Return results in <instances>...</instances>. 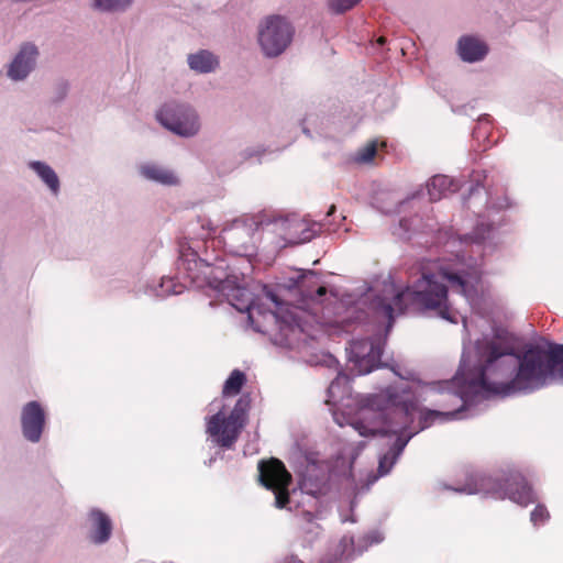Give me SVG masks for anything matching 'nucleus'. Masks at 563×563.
Here are the masks:
<instances>
[{
    "instance_id": "nucleus-1",
    "label": "nucleus",
    "mask_w": 563,
    "mask_h": 563,
    "mask_svg": "<svg viewBox=\"0 0 563 563\" xmlns=\"http://www.w3.org/2000/svg\"><path fill=\"white\" fill-rule=\"evenodd\" d=\"M445 396L452 406L442 405L444 410L420 409L415 390L409 384L401 383L390 385L366 399V406L379 412L384 427H368L364 421H355L354 429L362 437L395 435L389 451L379 460L380 475L389 472L413 434L431 427L435 421L444 422L455 418L463 409L464 401L457 393H448Z\"/></svg>"
},
{
    "instance_id": "nucleus-2",
    "label": "nucleus",
    "mask_w": 563,
    "mask_h": 563,
    "mask_svg": "<svg viewBox=\"0 0 563 563\" xmlns=\"http://www.w3.org/2000/svg\"><path fill=\"white\" fill-rule=\"evenodd\" d=\"M479 357L476 385L495 394L531 391L543 387L548 379L563 378V344L549 350L534 346L519 356L498 332L483 344Z\"/></svg>"
},
{
    "instance_id": "nucleus-3",
    "label": "nucleus",
    "mask_w": 563,
    "mask_h": 563,
    "mask_svg": "<svg viewBox=\"0 0 563 563\" xmlns=\"http://www.w3.org/2000/svg\"><path fill=\"white\" fill-rule=\"evenodd\" d=\"M479 280L481 272L476 268L453 272L439 262H427L421 265L420 276L405 289L391 297L375 296L369 302V310L375 322L385 325L387 332L393 328L396 317L409 309L432 310L442 319L456 323L457 313L449 305L445 282L453 291L472 298Z\"/></svg>"
},
{
    "instance_id": "nucleus-4",
    "label": "nucleus",
    "mask_w": 563,
    "mask_h": 563,
    "mask_svg": "<svg viewBox=\"0 0 563 563\" xmlns=\"http://www.w3.org/2000/svg\"><path fill=\"white\" fill-rule=\"evenodd\" d=\"M223 261L217 265H211L206 261L198 258L195 253L181 256L178 262V276L184 283L196 288L209 287L228 299H238L246 295V290L240 287H233L232 280L222 267Z\"/></svg>"
},
{
    "instance_id": "nucleus-5",
    "label": "nucleus",
    "mask_w": 563,
    "mask_h": 563,
    "mask_svg": "<svg viewBox=\"0 0 563 563\" xmlns=\"http://www.w3.org/2000/svg\"><path fill=\"white\" fill-rule=\"evenodd\" d=\"M467 494H484L495 499L509 498L527 506L534 501V494L526 478L519 474L505 478H495L486 475H475L462 489Z\"/></svg>"
},
{
    "instance_id": "nucleus-6",
    "label": "nucleus",
    "mask_w": 563,
    "mask_h": 563,
    "mask_svg": "<svg viewBox=\"0 0 563 563\" xmlns=\"http://www.w3.org/2000/svg\"><path fill=\"white\" fill-rule=\"evenodd\" d=\"M258 481L266 489L275 495V507L283 509L290 503L289 486L292 476L285 464L277 457L258 462Z\"/></svg>"
},
{
    "instance_id": "nucleus-7",
    "label": "nucleus",
    "mask_w": 563,
    "mask_h": 563,
    "mask_svg": "<svg viewBox=\"0 0 563 563\" xmlns=\"http://www.w3.org/2000/svg\"><path fill=\"white\" fill-rule=\"evenodd\" d=\"M294 27L283 16H267L258 27V43L267 57L280 55L291 43Z\"/></svg>"
},
{
    "instance_id": "nucleus-8",
    "label": "nucleus",
    "mask_w": 563,
    "mask_h": 563,
    "mask_svg": "<svg viewBox=\"0 0 563 563\" xmlns=\"http://www.w3.org/2000/svg\"><path fill=\"white\" fill-rule=\"evenodd\" d=\"M156 118L163 126L180 136H194L200 129L199 118L188 104L166 103Z\"/></svg>"
},
{
    "instance_id": "nucleus-9",
    "label": "nucleus",
    "mask_w": 563,
    "mask_h": 563,
    "mask_svg": "<svg viewBox=\"0 0 563 563\" xmlns=\"http://www.w3.org/2000/svg\"><path fill=\"white\" fill-rule=\"evenodd\" d=\"M241 430L240 423L233 422L221 411L207 419L206 432L222 448H232L239 439Z\"/></svg>"
},
{
    "instance_id": "nucleus-10",
    "label": "nucleus",
    "mask_w": 563,
    "mask_h": 563,
    "mask_svg": "<svg viewBox=\"0 0 563 563\" xmlns=\"http://www.w3.org/2000/svg\"><path fill=\"white\" fill-rule=\"evenodd\" d=\"M261 224L257 216H243L222 230L223 240L246 250Z\"/></svg>"
},
{
    "instance_id": "nucleus-11",
    "label": "nucleus",
    "mask_w": 563,
    "mask_h": 563,
    "mask_svg": "<svg viewBox=\"0 0 563 563\" xmlns=\"http://www.w3.org/2000/svg\"><path fill=\"white\" fill-rule=\"evenodd\" d=\"M22 432L26 440L38 442L45 426V411L37 401L27 402L21 413Z\"/></svg>"
},
{
    "instance_id": "nucleus-12",
    "label": "nucleus",
    "mask_w": 563,
    "mask_h": 563,
    "mask_svg": "<svg viewBox=\"0 0 563 563\" xmlns=\"http://www.w3.org/2000/svg\"><path fill=\"white\" fill-rule=\"evenodd\" d=\"M352 352L358 358L361 373H368L374 369L382 357V347L372 339H362L354 341Z\"/></svg>"
},
{
    "instance_id": "nucleus-13",
    "label": "nucleus",
    "mask_w": 563,
    "mask_h": 563,
    "mask_svg": "<svg viewBox=\"0 0 563 563\" xmlns=\"http://www.w3.org/2000/svg\"><path fill=\"white\" fill-rule=\"evenodd\" d=\"M37 55L38 51L34 44H23L9 67V77L14 80L24 79L33 69Z\"/></svg>"
},
{
    "instance_id": "nucleus-14",
    "label": "nucleus",
    "mask_w": 563,
    "mask_h": 563,
    "mask_svg": "<svg viewBox=\"0 0 563 563\" xmlns=\"http://www.w3.org/2000/svg\"><path fill=\"white\" fill-rule=\"evenodd\" d=\"M283 240L288 244H299L310 239L303 223L297 217L280 219L275 222Z\"/></svg>"
},
{
    "instance_id": "nucleus-15",
    "label": "nucleus",
    "mask_w": 563,
    "mask_h": 563,
    "mask_svg": "<svg viewBox=\"0 0 563 563\" xmlns=\"http://www.w3.org/2000/svg\"><path fill=\"white\" fill-rule=\"evenodd\" d=\"M459 53L463 60L473 63L483 59L488 53V47L474 36H462L459 41Z\"/></svg>"
},
{
    "instance_id": "nucleus-16",
    "label": "nucleus",
    "mask_w": 563,
    "mask_h": 563,
    "mask_svg": "<svg viewBox=\"0 0 563 563\" xmlns=\"http://www.w3.org/2000/svg\"><path fill=\"white\" fill-rule=\"evenodd\" d=\"M90 517L93 521L91 540L97 544L107 542L112 532L110 518L101 510H92Z\"/></svg>"
},
{
    "instance_id": "nucleus-17",
    "label": "nucleus",
    "mask_w": 563,
    "mask_h": 563,
    "mask_svg": "<svg viewBox=\"0 0 563 563\" xmlns=\"http://www.w3.org/2000/svg\"><path fill=\"white\" fill-rule=\"evenodd\" d=\"M428 195L431 201H438L445 197L448 192H454L456 186L453 180L445 175H435L427 184Z\"/></svg>"
},
{
    "instance_id": "nucleus-18",
    "label": "nucleus",
    "mask_w": 563,
    "mask_h": 563,
    "mask_svg": "<svg viewBox=\"0 0 563 563\" xmlns=\"http://www.w3.org/2000/svg\"><path fill=\"white\" fill-rule=\"evenodd\" d=\"M329 488L330 487L324 475L318 477L309 474L303 476L300 483V489L302 493L316 498L327 495Z\"/></svg>"
},
{
    "instance_id": "nucleus-19",
    "label": "nucleus",
    "mask_w": 563,
    "mask_h": 563,
    "mask_svg": "<svg viewBox=\"0 0 563 563\" xmlns=\"http://www.w3.org/2000/svg\"><path fill=\"white\" fill-rule=\"evenodd\" d=\"M188 64L196 71L209 73L218 66V59L212 53L200 51L188 56Z\"/></svg>"
},
{
    "instance_id": "nucleus-20",
    "label": "nucleus",
    "mask_w": 563,
    "mask_h": 563,
    "mask_svg": "<svg viewBox=\"0 0 563 563\" xmlns=\"http://www.w3.org/2000/svg\"><path fill=\"white\" fill-rule=\"evenodd\" d=\"M141 174L150 180L161 183L163 185H175L176 176L170 172L155 164H146L141 166Z\"/></svg>"
},
{
    "instance_id": "nucleus-21",
    "label": "nucleus",
    "mask_w": 563,
    "mask_h": 563,
    "mask_svg": "<svg viewBox=\"0 0 563 563\" xmlns=\"http://www.w3.org/2000/svg\"><path fill=\"white\" fill-rule=\"evenodd\" d=\"M320 510H317L314 512L302 510L298 514V525L300 530L305 534H310L313 537H317L321 531V526L317 522V520L320 518Z\"/></svg>"
},
{
    "instance_id": "nucleus-22",
    "label": "nucleus",
    "mask_w": 563,
    "mask_h": 563,
    "mask_svg": "<svg viewBox=\"0 0 563 563\" xmlns=\"http://www.w3.org/2000/svg\"><path fill=\"white\" fill-rule=\"evenodd\" d=\"M30 166L37 173L41 179L54 194L58 192L59 179L51 166L42 162H32Z\"/></svg>"
},
{
    "instance_id": "nucleus-23",
    "label": "nucleus",
    "mask_w": 563,
    "mask_h": 563,
    "mask_svg": "<svg viewBox=\"0 0 563 563\" xmlns=\"http://www.w3.org/2000/svg\"><path fill=\"white\" fill-rule=\"evenodd\" d=\"M246 383V375L240 369H233L224 382L222 395L224 397L238 395Z\"/></svg>"
},
{
    "instance_id": "nucleus-24",
    "label": "nucleus",
    "mask_w": 563,
    "mask_h": 563,
    "mask_svg": "<svg viewBox=\"0 0 563 563\" xmlns=\"http://www.w3.org/2000/svg\"><path fill=\"white\" fill-rule=\"evenodd\" d=\"M250 408L251 397L250 395H243L238 399L234 408L232 409L231 413L228 417L233 422L240 423L241 428L243 429L247 420V413Z\"/></svg>"
},
{
    "instance_id": "nucleus-25",
    "label": "nucleus",
    "mask_w": 563,
    "mask_h": 563,
    "mask_svg": "<svg viewBox=\"0 0 563 563\" xmlns=\"http://www.w3.org/2000/svg\"><path fill=\"white\" fill-rule=\"evenodd\" d=\"M377 153V142L371 141L364 147L360 148L354 157V162L358 164L372 163Z\"/></svg>"
},
{
    "instance_id": "nucleus-26",
    "label": "nucleus",
    "mask_w": 563,
    "mask_h": 563,
    "mask_svg": "<svg viewBox=\"0 0 563 563\" xmlns=\"http://www.w3.org/2000/svg\"><path fill=\"white\" fill-rule=\"evenodd\" d=\"M132 0H95V7L104 11L124 10Z\"/></svg>"
},
{
    "instance_id": "nucleus-27",
    "label": "nucleus",
    "mask_w": 563,
    "mask_h": 563,
    "mask_svg": "<svg viewBox=\"0 0 563 563\" xmlns=\"http://www.w3.org/2000/svg\"><path fill=\"white\" fill-rule=\"evenodd\" d=\"M361 0H329V7L335 13H343L352 9Z\"/></svg>"
},
{
    "instance_id": "nucleus-28",
    "label": "nucleus",
    "mask_w": 563,
    "mask_h": 563,
    "mask_svg": "<svg viewBox=\"0 0 563 563\" xmlns=\"http://www.w3.org/2000/svg\"><path fill=\"white\" fill-rule=\"evenodd\" d=\"M549 518L550 514L543 505H538L531 512V521L534 526L544 523Z\"/></svg>"
},
{
    "instance_id": "nucleus-29",
    "label": "nucleus",
    "mask_w": 563,
    "mask_h": 563,
    "mask_svg": "<svg viewBox=\"0 0 563 563\" xmlns=\"http://www.w3.org/2000/svg\"><path fill=\"white\" fill-rule=\"evenodd\" d=\"M238 310L243 311L244 309L249 312V318L252 320L254 312L262 313L261 306L255 300H245L241 305L232 303Z\"/></svg>"
},
{
    "instance_id": "nucleus-30",
    "label": "nucleus",
    "mask_w": 563,
    "mask_h": 563,
    "mask_svg": "<svg viewBox=\"0 0 563 563\" xmlns=\"http://www.w3.org/2000/svg\"><path fill=\"white\" fill-rule=\"evenodd\" d=\"M349 383V377L346 375H342V374H339L336 376V378L330 384L329 386V393L331 395H334L335 393V389L339 387V385L341 384H347Z\"/></svg>"
},
{
    "instance_id": "nucleus-31",
    "label": "nucleus",
    "mask_w": 563,
    "mask_h": 563,
    "mask_svg": "<svg viewBox=\"0 0 563 563\" xmlns=\"http://www.w3.org/2000/svg\"><path fill=\"white\" fill-rule=\"evenodd\" d=\"M325 294H327V288H325V286H319V287L317 288V290H316V292H314V294H313V292H311V291H309V290L305 291V295H306L307 297H309L310 299H313V300H314V299H317V298H319V297L324 296Z\"/></svg>"
},
{
    "instance_id": "nucleus-32",
    "label": "nucleus",
    "mask_w": 563,
    "mask_h": 563,
    "mask_svg": "<svg viewBox=\"0 0 563 563\" xmlns=\"http://www.w3.org/2000/svg\"><path fill=\"white\" fill-rule=\"evenodd\" d=\"M265 297L271 300L276 307H278L280 305V301L277 297L276 294H274L272 290H268L266 287H265Z\"/></svg>"
},
{
    "instance_id": "nucleus-33",
    "label": "nucleus",
    "mask_w": 563,
    "mask_h": 563,
    "mask_svg": "<svg viewBox=\"0 0 563 563\" xmlns=\"http://www.w3.org/2000/svg\"><path fill=\"white\" fill-rule=\"evenodd\" d=\"M202 229H206L208 231V234H211L214 232V228L211 225L210 221H208L207 224H202Z\"/></svg>"
},
{
    "instance_id": "nucleus-34",
    "label": "nucleus",
    "mask_w": 563,
    "mask_h": 563,
    "mask_svg": "<svg viewBox=\"0 0 563 563\" xmlns=\"http://www.w3.org/2000/svg\"><path fill=\"white\" fill-rule=\"evenodd\" d=\"M334 212H335V206H334V205H332V206L330 207V209H329V211H328L327 216H331V214H333Z\"/></svg>"
},
{
    "instance_id": "nucleus-35",
    "label": "nucleus",
    "mask_w": 563,
    "mask_h": 563,
    "mask_svg": "<svg viewBox=\"0 0 563 563\" xmlns=\"http://www.w3.org/2000/svg\"><path fill=\"white\" fill-rule=\"evenodd\" d=\"M307 276L311 279L317 278V275L313 272H310Z\"/></svg>"
},
{
    "instance_id": "nucleus-36",
    "label": "nucleus",
    "mask_w": 563,
    "mask_h": 563,
    "mask_svg": "<svg viewBox=\"0 0 563 563\" xmlns=\"http://www.w3.org/2000/svg\"><path fill=\"white\" fill-rule=\"evenodd\" d=\"M378 43H379V44H384V43H385V38H384V37H379V38H378Z\"/></svg>"
},
{
    "instance_id": "nucleus-37",
    "label": "nucleus",
    "mask_w": 563,
    "mask_h": 563,
    "mask_svg": "<svg viewBox=\"0 0 563 563\" xmlns=\"http://www.w3.org/2000/svg\"><path fill=\"white\" fill-rule=\"evenodd\" d=\"M307 278H308V276H305V277H303V279H307ZM302 284H306V280H302Z\"/></svg>"
}]
</instances>
